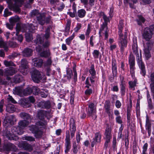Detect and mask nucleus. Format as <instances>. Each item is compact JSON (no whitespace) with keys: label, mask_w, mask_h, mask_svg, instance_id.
I'll list each match as a JSON object with an SVG mask.
<instances>
[{"label":"nucleus","mask_w":154,"mask_h":154,"mask_svg":"<svg viewBox=\"0 0 154 154\" xmlns=\"http://www.w3.org/2000/svg\"><path fill=\"white\" fill-rule=\"evenodd\" d=\"M29 123V121L22 120L18 122V126L12 128L11 132L13 134L10 132H7L6 136L8 140H16L18 139L16 135L17 134L21 135L23 134L24 128L27 127Z\"/></svg>","instance_id":"nucleus-1"},{"label":"nucleus","mask_w":154,"mask_h":154,"mask_svg":"<svg viewBox=\"0 0 154 154\" xmlns=\"http://www.w3.org/2000/svg\"><path fill=\"white\" fill-rule=\"evenodd\" d=\"M47 124V122L41 121L37 122L35 125H32L30 127L29 130L35 134V136L36 138H39L42 137V131L39 130V129L45 128Z\"/></svg>","instance_id":"nucleus-2"},{"label":"nucleus","mask_w":154,"mask_h":154,"mask_svg":"<svg viewBox=\"0 0 154 154\" xmlns=\"http://www.w3.org/2000/svg\"><path fill=\"white\" fill-rule=\"evenodd\" d=\"M154 31V23L150 26L149 28H145L143 34V38L146 41H149L152 37V32Z\"/></svg>","instance_id":"nucleus-3"},{"label":"nucleus","mask_w":154,"mask_h":154,"mask_svg":"<svg viewBox=\"0 0 154 154\" xmlns=\"http://www.w3.org/2000/svg\"><path fill=\"white\" fill-rule=\"evenodd\" d=\"M128 42L125 37L123 35H119L118 45L120 48V51L122 54L124 53L125 49L127 47Z\"/></svg>","instance_id":"nucleus-4"},{"label":"nucleus","mask_w":154,"mask_h":154,"mask_svg":"<svg viewBox=\"0 0 154 154\" xmlns=\"http://www.w3.org/2000/svg\"><path fill=\"white\" fill-rule=\"evenodd\" d=\"M31 16L32 17L36 16L39 23L41 25H43L45 23V15L39 13L38 10H33L31 13Z\"/></svg>","instance_id":"nucleus-5"},{"label":"nucleus","mask_w":154,"mask_h":154,"mask_svg":"<svg viewBox=\"0 0 154 154\" xmlns=\"http://www.w3.org/2000/svg\"><path fill=\"white\" fill-rule=\"evenodd\" d=\"M96 112V107L94 104L91 103L89 104L87 112L88 116L92 117L93 119H95L97 118Z\"/></svg>","instance_id":"nucleus-6"},{"label":"nucleus","mask_w":154,"mask_h":154,"mask_svg":"<svg viewBox=\"0 0 154 154\" xmlns=\"http://www.w3.org/2000/svg\"><path fill=\"white\" fill-rule=\"evenodd\" d=\"M137 64L140 69V73L142 76H144L146 75V72L144 64L142 60L141 54H140V57L139 56L138 57H137Z\"/></svg>","instance_id":"nucleus-7"},{"label":"nucleus","mask_w":154,"mask_h":154,"mask_svg":"<svg viewBox=\"0 0 154 154\" xmlns=\"http://www.w3.org/2000/svg\"><path fill=\"white\" fill-rule=\"evenodd\" d=\"M153 43L152 42H148L146 45H144V51L146 59L148 60L151 57L150 50L153 46Z\"/></svg>","instance_id":"nucleus-8"},{"label":"nucleus","mask_w":154,"mask_h":154,"mask_svg":"<svg viewBox=\"0 0 154 154\" xmlns=\"http://www.w3.org/2000/svg\"><path fill=\"white\" fill-rule=\"evenodd\" d=\"M129 64L131 75L134 77V74H135V58L132 54H130V55L129 59Z\"/></svg>","instance_id":"nucleus-9"},{"label":"nucleus","mask_w":154,"mask_h":154,"mask_svg":"<svg viewBox=\"0 0 154 154\" xmlns=\"http://www.w3.org/2000/svg\"><path fill=\"white\" fill-rule=\"evenodd\" d=\"M65 140V152L66 153H67L70 150L71 148L69 132V131H66V136Z\"/></svg>","instance_id":"nucleus-10"},{"label":"nucleus","mask_w":154,"mask_h":154,"mask_svg":"<svg viewBox=\"0 0 154 154\" xmlns=\"http://www.w3.org/2000/svg\"><path fill=\"white\" fill-rule=\"evenodd\" d=\"M89 72L91 75V76L89 77V79L91 83L93 84L97 80V79L96 76V72L94 69V65L93 64L91 66Z\"/></svg>","instance_id":"nucleus-11"},{"label":"nucleus","mask_w":154,"mask_h":154,"mask_svg":"<svg viewBox=\"0 0 154 154\" xmlns=\"http://www.w3.org/2000/svg\"><path fill=\"white\" fill-rule=\"evenodd\" d=\"M32 77L34 82L38 83L42 79V75L40 72L37 70H34L32 74Z\"/></svg>","instance_id":"nucleus-12"},{"label":"nucleus","mask_w":154,"mask_h":154,"mask_svg":"<svg viewBox=\"0 0 154 154\" xmlns=\"http://www.w3.org/2000/svg\"><path fill=\"white\" fill-rule=\"evenodd\" d=\"M27 61L26 59H23L21 60L20 71L23 75L26 74L27 72Z\"/></svg>","instance_id":"nucleus-13"},{"label":"nucleus","mask_w":154,"mask_h":154,"mask_svg":"<svg viewBox=\"0 0 154 154\" xmlns=\"http://www.w3.org/2000/svg\"><path fill=\"white\" fill-rule=\"evenodd\" d=\"M6 2L9 8L11 10L18 11L19 10V7L21 6L19 5L15 1V3L13 4L12 0H6Z\"/></svg>","instance_id":"nucleus-14"},{"label":"nucleus","mask_w":154,"mask_h":154,"mask_svg":"<svg viewBox=\"0 0 154 154\" xmlns=\"http://www.w3.org/2000/svg\"><path fill=\"white\" fill-rule=\"evenodd\" d=\"M38 107L42 108L49 109L51 107V103L49 100L42 101L38 102L37 104Z\"/></svg>","instance_id":"nucleus-15"},{"label":"nucleus","mask_w":154,"mask_h":154,"mask_svg":"<svg viewBox=\"0 0 154 154\" xmlns=\"http://www.w3.org/2000/svg\"><path fill=\"white\" fill-rule=\"evenodd\" d=\"M132 48L134 53L136 54V57H138L139 55L136 37L133 38Z\"/></svg>","instance_id":"nucleus-16"},{"label":"nucleus","mask_w":154,"mask_h":154,"mask_svg":"<svg viewBox=\"0 0 154 154\" xmlns=\"http://www.w3.org/2000/svg\"><path fill=\"white\" fill-rule=\"evenodd\" d=\"M152 92L154 94V72H151L148 76Z\"/></svg>","instance_id":"nucleus-17"},{"label":"nucleus","mask_w":154,"mask_h":154,"mask_svg":"<svg viewBox=\"0 0 154 154\" xmlns=\"http://www.w3.org/2000/svg\"><path fill=\"white\" fill-rule=\"evenodd\" d=\"M26 25L24 24L17 23L16 25V35H17L20 31L24 32L26 29Z\"/></svg>","instance_id":"nucleus-18"},{"label":"nucleus","mask_w":154,"mask_h":154,"mask_svg":"<svg viewBox=\"0 0 154 154\" xmlns=\"http://www.w3.org/2000/svg\"><path fill=\"white\" fill-rule=\"evenodd\" d=\"M104 135L105 140H110L112 138V134L111 128L108 126L106 128Z\"/></svg>","instance_id":"nucleus-19"},{"label":"nucleus","mask_w":154,"mask_h":154,"mask_svg":"<svg viewBox=\"0 0 154 154\" xmlns=\"http://www.w3.org/2000/svg\"><path fill=\"white\" fill-rule=\"evenodd\" d=\"M46 111L43 110H40L38 111L37 116L38 118L41 120L42 122H43L45 121L44 120V119L46 116Z\"/></svg>","instance_id":"nucleus-20"},{"label":"nucleus","mask_w":154,"mask_h":154,"mask_svg":"<svg viewBox=\"0 0 154 154\" xmlns=\"http://www.w3.org/2000/svg\"><path fill=\"white\" fill-rule=\"evenodd\" d=\"M21 146L24 149L29 152H31L33 149V146L26 141H23L22 143Z\"/></svg>","instance_id":"nucleus-21"},{"label":"nucleus","mask_w":154,"mask_h":154,"mask_svg":"<svg viewBox=\"0 0 154 154\" xmlns=\"http://www.w3.org/2000/svg\"><path fill=\"white\" fill-rule=\"evenodd\" d=\"M13 93L15 94L18 95L21 97L24 96V94H23V88L21 87H16L13 89Z\"/></svg>","instance_id":"nucleus-22"},{"label":"nucleus","mask_w":154,"mask_h":154,"mask_svg":"<svg viewBox=\"0 0 154 154\" xmlns=\"http://www.w3.org/2000/svg\"><path fill=\"white\" fill-rule=\"evenodd\" d=\"M16 71L15 68L12 67L9 69L7 68L4 72L6 76L12 75L16 73Z\"/></svg>","instance_id":"nucleus-23"},{"label":"nucleus","mask_w":154,"mask_h":154,"mask_svg":"<svg viewBox=\"0 0 154 154\" xmlns=\"http://www.w3.org/2000/svg\"><path fill=\"white\" fill-rule=\"evenodd\" d=\"M32 64L36 67H41L43 63L42 59H39L37 58H35L32 59Z\"/></svg>","instance_id":"nucleus-24"},{"label":"nucleus","mask_w":154,"mask_h":154,"mask_svg":"<svg viewBox=\"0 0 154 154\" xmlns=\"http://www.w3.org/2000/svg\"><path fill=\"white\" fill-rule=\"evenodd\" d=\"M133 80L130 81L128 82L129 87L130 88L133 89L134 90L135 87L136 86L137 83V79L135 77V74H134V77L132 75H131Z\"/></svg>","instance_id":"nucleus-25"},{"label":"nucleus","mask_w":154,"mask_h":154,"mask_svg":"<svg viewBox=\"0 0 154 154\" xmlns=\"http://www.w3.org/2000/svg\"><path fill=\"white\" fill-rule=\"evenodd\" d=\"M10 23H7L6 24L7 27L10 29H13V26L15 25V23L17 21V19L14 18H10L9 19Z\"/></svg>","instance_id":"nucleus-26"},{"label":"nucleus","mask_w":154,"mask_h":154,"mask_svg":"<svg viewBox=\"0 0 154 154\" xmlns=\"http://www.w3.org/2000/svg\"><path fill=\"white\" fill-rule=\"evenodd\" d=\"M32 50L28 48L24 49L22 51V54L24 57H29L31 56L32 53Z\"/></svg>","instance_id":"nucleus-27"},{"label":"nucleus","mask_w":154,"mask_h":154,"mask_svg":"<svg viewBox=\"0 0 154 154\" xmlns=\"http://www.w3.org/2000/svg\"><path fill=\"white\" fill-rule=\"evenodd\" d=\"M20 117L26 121H31L32 119L31 116L28 113L24 112H21L20 114Z\"/></svg>","instance_id":"nucleus-28"},{"label":"nucleus","mask_w":154,"mask_h":154,"mask_svg":"<svg viewBox=\"0 0 154 154\" xmlns=\"http://www.w3.org/2000/svg\"><path fill=\"white\" fill-rule=\"evenodd\" d=\"M104 108L106 112L109 115H110L111 114V112L110 111V101L109 100H107L105 101L104 105Z\"/></svg>","instance_id":"nucleus-29"},{"label":"nucleus","mask_w":154,"mask_h":154,"mask_svg":"<svg viewBox=\"0 0 154 154\" xmlns=\"http://www.w3.org/2000/svg\"><path fill=\"white\" fill-rule=\"evenodd\" d=\"M80 147L78 146L75 141L73 143L72 151L74 154H76L78 152L79 150L80 149Z\"/></svg>","instance_id":"nucleus-30"},{"label":"nucleus","mask_w":154,"mask_h":154,"mask_svg":"<svg viewBox=\"0 0 154 154\" xmlns=\"http://www.w3.org/2000/svg\"><path fill=\"white\" fill-rule=\"evenodd\" d=\"M112 69L113 75L116 76L117 73V67L116 65V61L115 60H112Z\"/></svg>","instance_id":"nucleus-31"},{"label":"nucleus","mask_w":154,"mask_h":154,"mask_svg":"<svg viewBox=\"0 0 154 154\" xmlns=\"http://www.w3.org/2000/svg\"><path fill=\"white\" fill-rule=\"evenodd\" d=\"M69 126L70 131H76V126L74 119L71 118L69 121Z\"/></svg>","instance_id":"nucleus-32"},{"label":"nucleus","mask_w":154,"mask_h":154,"mask_svg":"<svg viewBox=\"0 0 154 154\" xmlns=\"http://www.w3.org/2000/svg\"><path fill=\"white\" fill-rule=\"evenodd\" d=\"M15 108L14 105L8 104L6 106V110L10 113H12L15 111Z\"/></svg>","instance_id":"nucleus-33"},{"label":"nucleus","mask_w":154,"mask_h":154,"mask_svg":"<svg viewBox=\"0 0 154 154\" xmlns=\"http://www.w3.org/2000/svg\"><path fill=\"white\" fill-rule=\"evenodd\" d=\"M71 21L69 20H67V22L66 24V26L65 29V35L66 36L68 35L69 32L70 26L71 25Z\"/></svg>","instance_id":"nucleus-34"},{"label":"nucleus","mask_w":154,"mask_h":154,"mask_svg":"<svg viewBox=\"0 0 154 154\" xmlns=\"http://www.w3.org/2000/svg\"><path fill=\"white\" fill-rule=\"evenodd\" d=\"M34 43L36 45H39L43 43L44 40L42 38V37L39 35H38L36 37V39L34 41Z\"/></svg>","instance_id":"nucleus-35"},{"label":"nucleus","mask_w":154,"mask_h":154,"mask_svg":"<svg viewBox=\"0 0 154 154\" xmlns=\"http://www.w3.org/2000/svg\"><path fill=\"white\" fill-rule=\"evenodd\" d=\"M124 26L123 21V20H121L119 21L118 26L119 35H123V34H122V32Z\"/></svg>","instance_id":"nucleus-36"},{"label":"nucleus","mask_w":154,"mask_h":154,"mask_svg":"<svg viewBox=\"0 0 154 154\" xmlns=\"http://www.w3.org/2000/svg\"><path fill=\"white\" fill-rule=\"evenodd\" d=\"M107 25V23H103L100 28V29L99 32V33L109 30L108 29Z\"/></svg>","instance_id":"nucleus-37"},{"label":"nucleus","mask_w":154,"mask_h":154,"mask_svg":"<svg viewBox=\"0 0 154 154\" xmlns=\"http://www.w3.org/2000/svg\"><path fill=\"white\" fill-rule=\"evenodd\" d=\"M51 54L50 50L48 49L45 51H44L41 52L40 54L41 56L45 57H48Z\"/></svg>","instance_id":"nucleus-38"},{"label":"nucleus","mask_w":154,"mask_h":154,"mask_svg":"<svg viewBox=\"0 0 154 154\" xmlns=\"http://www.w3.org/2000/svg\"><path fill=\"white\" fill-rule=\"evenodd\" d=\"M145 20V18L141 15H138L136 20L137 24L139 25H141L142 23H144Z\"/></svg>","instance_id":"nucleus-39"},{"label":"nucleus","mask_w":154,"mask_h":154,"mask_svg":"<svg viewBox=\"0 0 154 154\" xmlns=\"http://www.w3.org/2000/svg\"><path fill=\"white\" fill-rule=\"evenodd\" d=\"M97 39V37L93 36V35H91L90 37L89 40V42L90 45L91 47L94 46V43L96 42Z\"/></svg>","instance_id":"nucleus-40"},{"label":"nucleus","mask_w":154,"mask_h":154,"mask_svg":"<svg viewBox=\"0 0 154 154\" xmlns=\"http://www.w3.org/2000/svg\"><path fill=\"white\" fill-rule=\"evenodd\" d=\"M86 14L85 11L84 9H81L78 10L77 14L78 17L80 18L85 17Z\"/></svg>","instance_id":"nucleus-41"},{"label":"nucleus","mask_w":154,"mask_h":154,"mask_svg":"<svg viewBox=\"0 0 154 154\" xmlns=\"http://www.w3.org/2000/svg\"><path fill=\"white\" fill-rule=\"evenodd\" d=\"M74 37L75 34L73 33L72 35L65 40V42L66 44L69 46H70L71 44L72 41Z\"/></svg>","instance_id":"nucleus-42"},{"label":"nucleus","mask_w":154,"mask_h":154,"mask_svg":"<svg viewBox=\"0 0 154 154\" xmlns=\"http://www.w3.org/2000/svg\"><path fill=\"white\" fill-rule=\"evenodd\" d=\"M23 92L24 96H26L30 95L32 93L31 88L28 87L25 89H23Z\"/></svg>","instance_id":"nucleus-43"},{"label":"nucleus","mask_w":154,"mask_h":154,"mask_svg":"<svg viewBox=\"0 0 154 154\" xmlns=\"http://www.w3.org/2000/svg\"><path fill=\"white\" fill-rule=\"evenodd\" d=\"M22 79V76L18 74L15 75L13 79L14 82L16 83L20 82Z\"/></svg>","instance_id":"nucleus-44"},{"label":"nucleus","mask_w":154,"mask_h":154,"mask_svg":"<svg viewBox=\"0 0 154 154\" xmlns=\"http://www.w3.org/2000/svg\"><path fill=\"white\" fill-rule=\"evenodd\" d=\"M32 93L35 95H38L40 92V90L38 87L34 86L31 88Z\"/></svg>","instance_id":"nucleus-45"},{"label":"nucleus","mask_w":154,"mask_h":154,"mask_svg":"<svg viewBox=\"0 0 154 154\" xmlns=\"http://www.w3.org/2000/svg\"><path fill=\"white\" fill-rule=\"evenodd\" d=\"M12 122V117L10 116L7 117L5 118L4 121V123L8 125H11Z\"/></svg>","instance_id":"nucleus-46"},{"label":"nucleus","mask_w":154,"mask_h":154,"mask_svg":"<svg viewBox=\"0 0 154 154\" xmlns=\"http://www.w3.org/2000/svg\"><path fill=\"white\" fill-rule=\"evenodd\" d=\"M50 29L49 27H48L45 31V33L44 35V38L47 39L50 38Z\"/></svg>","instance_id":"nucleus-47"},{"label":"nucleus","mask_w":154,"mask_h":154,"mask_svg":"<svg viewBox=\"0 0 154 154\" xmlns=\"http://www.w3.org/2000/svg\"><path fill=\"white\" fill-rule=\"evenodd\" d=\"M101 134L99 132H97L95 134V137L93 140H95L97 143H100L101 141Z\"/></svg>","instance_id":"nucleus-48"},{"label":"nucleus","mask_w":154,"mask_h":154,"mask_svg":"<svg viewBox=\"0 0 154 154\" xmlns=\"http://www.w3.org/2000/svg\"><path fill=\"white\" fill-rule=\"evenodd\" d=\"M4 65L7 67L10 66H16L15 64L11 61H8L5 60L4 62Z\"/></svg>","instance_id":"nucleus-49"},{"label":"nucleus","mask_w":154,"mask_h":154,"mask_svg":"<svg viewBox=\"0 0 154 154\" xmlns=\"http://www.w3.org/2000/svg\"><path fill=\"white\" fill-rule=\"evenodd\" d=\"M15 146L14 145L10 143H8L6 147V150L9 151L12 149H14Z\"/></svg>","instance_id":"nucleus-50"},{"label":"nucleus","mask_w":154,"mask_h":154,"mask_svg":"<svg viewBox=\"0 0 154 154\" xmlns=\"http://www.w3.org/2000/svg\"><path fill=\"white\" fill-rule=\"evenodd\" d=\"M92 54L94 57L95 59L98 58L99 55L101 54L99 51L97 50H94Z\"/></svg>","instance_id":"nucleus-51"},{"label":"nucleus","mask_w":154,"mask_h":154,"mask_svg":"<svg viewBox=\"0 0 154 154\" xmlns=\"http://www.w3.org/2000/svg\"><path fill=\"white\" fill-rule=\"evenodd\" d=\"M91 24L90 23L88 24V25L87 29L85 32V35L87 38H88L89 35L91 32Z\"/></svg>","instance_id":"nucleus-52"},{"label":"nucleus","mask_w":154,"mask_h":154,"mask_svg":"<svg viewBox=\"0 0 154 154\" xmlns=\"http://www.w3.org/2000/svg\"><path fill=\"white\" fill-rule=\"evenodd\" d=\"M131 1L132 2L134 3H136L137 2V0H124V2L125 4L129 3L130 7L131 8H134L133 5L130 3Z\"/></svg>","instance_id":"nucleus-53"},{"label":"nucleus","mask_w":154,"mask_h":154,"mask_svg":"<svg viewBox=\"0 0 154 154\" xmlns=\"http://www.w3.org/2000/svg\"><path fill=\"white\" fill-rule=\"evenodd\" d=\"M23 140H25L29 141H35V138L31 136H24L23 137Z\"/></svg>","instance_id":"nucleus-54"},{"label":"nucleus","mask_w":154,"mask_h":154,"mask_svg":"<svg viewBox=\"0 0 154 154\" xmlns=\"http://www.w3.org/2000/svg\"><path fill=\"white\" fill-rule=\"evenodd\" d=\"M25 38L27 42H30L33 39L32 35L28 33H26Z\"/></svg>","instance_id":"nucleus-55"},{"label":"nucleus","mask_w":154,"mask_h":154,"mask_svg":"<svg viewBox=\"0 0 154 154\" xmlns=\"http://www.w3.org/2000/svg\"><path fill=\"white\" fill-rule=\"evenodd\" d=\"M146 125H147V129L148 130V132L149 135L150 136L151 133V127L150 125L148 122V120L147 119L146 122Z\"/></svg>","instance_id":"nucleus-56"},{"label":"nucleus","mask_w":154,"mask_h":154,"mask_svg":"<svg viewBox=\"0 0 154 154\" xmlns=\"http://www.w3.org/2000/svg\"><path fill=\"white\" fill-rule=\"evenodd\" d=\"M120 85H126V82L125 80V78L124 76L120 75Z\"/></svg>","instance_id":"nucleus-57"},{"label":"nucleus","mask_w":154,"mask_h":154,"mask_svg":"<svg viewBox=\"0 0 154 154\" xmlns=\"http://www.w3.org/2000/svg\"><path fill=\"white\" fill-rule=\"evenodd\" d=\"M0 47L5 48V50L7 51L6 43L2 41H0Z\"/></svg>","instance_id":"nucleus-58"},{"label":"nucleus","mask_w":154,"mask_h":154,"mask_svg":"<svg viewBox=\"0 0 154 154\" xmlns=\"http://www.w3.org/2000/svg\"><path fill=\"white\" fill-rule=\"evenodd\" d=\"M81 24L80 23H77L76 27L74 29L75 32H77L81 29Z\"/></svg>","instance_id":"nucleus-59"},{"label":"nucleus","mask_w":154,"mask_h":154,"mask_svg":"<svg viewBox=\"0 0 154 154\" xmlns=\"http://www.w3.org/2000/svg\"><path fill=\"white\" fill-rule=\"evenodd\" d=\"M116 122L119 124H122V119L120 116H116Z\"/></svg>","instance_id":"nucleus-60"},{"label":"nucleus","mask_w":154,"mask_h":154,"mask_svg":"<svg viewBox=\"0 0 154 154\" xmlns=\"http://www.w3.org/2000/svg\"><path fill=\"white\" fill-rule=\"evenodd\" d=\"M11 12L8 11V9H5L4 10L3 15L5 17H7L11 15Z\"/></svg>","instance_id":"nucleus-61"},{"label":"nucleus","mask_w":154,"mask_h":154,"mask_svg":"<svg viewBox=\"0 0 154 154\" xmlns=\"http://www.w3.org/2000/svg\"><path fill=\"white\" fill-rule=\"evenodd\" d=\"M45 23H49L52 22L51 17L50 16H49L46 18L45 17Z\"/></svg>","instance_id":"nucleus-62"},{"label":"nucleus","mask_w":154,"mask_h":154,"mask_svg":"<svg viewBox=\"0 0 154 154\" xmlns=\"http://www.w3.org/2000/svg\"><path fill=\"white\" fill-rule=\"evenodd\" d=\"M92 93V89H87L85 91V94L87 95H90Z\"/></svg>","instance_id":"nucleus-63"},{"label":"nucleus","mask_w":154,"mask_h":154,"mask_svg":"<svg viewBox=\"0 0 154 154\" xmlns=\"http://www.w3.org/2000/svg\"><path fill=\"white\" fill-rule=\"evenodd\" d=\"M50 42L49 41L47 40L43 44L42 46L44 48H48L50 45Z\"/></svg>","instance_id":"nucleus-64"}]
</instances>
